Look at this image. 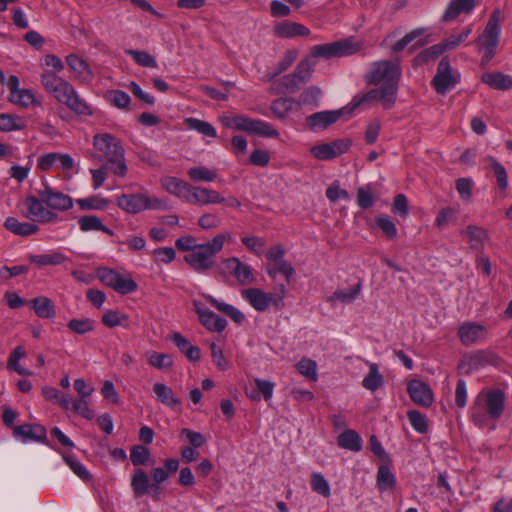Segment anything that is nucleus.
<instances>
[{
  "mask_svg": "<svg viewBox=\"0 0 512 512\" xmlns=\"http://www.w3.org/2000/svg\"><path fill=\"white\" fill-rule=\"evenodd\" d=\"M351 147L349 139H336L329 143L314 145L310 148V154L317 160L329 161L346 153Z\"/></svg>",
  "mask_w": 512,
  "mask_h": 512,
  "instance_id": "obj_12",
  "label": "nucleus"
},
{
  "mask_svg": "<svg viewBox=\"0 0 512 512\" xmlns=\"http://www.w3.org/2000/svg\"><path fill=\"white\" fill-rule=\"evenodd\" d=\"M315 64L316 63L311 56L301 60L293 72L294 76L299 80V82L305 84L309 81Z\"/></svg>",
  "mask_w": 512,
  "mask_h": 512,
  "instance_id": "obj_48",
  "label": "nucleus"
},
{
  "mask_svg": "<svg viewBox=\"0 0 512 512\" xmlns=\"http://www.w3.org/2000/svg\"><path fill=\"white\" fill-rule=\"evenodd\" d=\"M13 436L17 440L48 444L46 428L41 424H23L13 427Z\"/></svg>",
  "mask_w": 512,
  "mask_h": 512,
  "instance_id": "obj_17",
  "label": "nucleus"
},
{
  "mask_svg": "<svg viewBox=\"0 0 512 512\" xmlns=\"http://www.w3.org/2000/svg\"><path fill=\"white\" fill-rule=\"evenodd\" d=\"M93 146L97 153H91V157L96 160L105 161L106 167L120 177L127 174L128 168L125 160V149L121 141L112 134L100 133L93 137Z\"/></svg>",
  "mask_w": 512,
  "mask_h": 512,
  "instance_id": "obj_3",
  "label": "nucleus"
},
{
  "mask_svg": "<svg viewBox=\"0 0 512 512\" xmlns=\"http://www.w3.org/2000/svg\"><path fill=\"white\" fill-rule=\"evenodd\" d=\"M152 389L157 401L160 402L162 405L170 408L175 412L182 411L181 399L173 393L172 389L169 386L157 382L153 385Z\"/></svg>",
  "mask_w": 512,
  "mask_h": 512,
  "instance_id": "obj_25",
  "label": "nucleus"
},
{
  "mask_svg": "<svg viewBox=\"0 0 512 512\" xmlns=\"http://www.w3.org/2000/svg\"><path fill=\"white\" fill-rule=\"evenodd\" d=\"M105 98L119 109L128 108L131 102L130 96L122 90H110L105 94Z\"/></svg>",
  "mask_w": 512,
  "mask_h": 512,
  "instance_id": "obj_58",
  "label": "nucleus"
},
{
  "mask_svg": "<svg viewBox=\"0 0 512 512\" xmlns=\"http://www.w3.org/2000/svg\"><path fill=\"white\" fill-rule=\"evenodd\" d=\"M130 486L135 497L138 498L149 494L155 500L153 483H150L149 475L144 469L136 468L134 470L131 476Z\"/></svg>",
  "mask_w": 512,
  "mask_h": 512,
  "instance_id": "obj_24",
  "label": "nucleus"
},
{
  "mask_svg": "<svg viewBox=\"0 0 512 512\" xmlns=\"http://www.w3.org/2000/svg\"><path fill=\"white\" fill-rule=\"evenodd\" d=\"M497 357L490 351L477 350L466 354L458 364V369L464 373H472L489 364H495Z\"/></svg>",
  "mask_w": 512,
  "mask_h": 512,
  "instance_id": "obj_13",
  "label": "nucleus"
},
{
  "mask_svg": "<svg viewBox=\"0 0 512 512\" xmlns=\"http://www.w3.org/2000/svg\"><path fill=\"white\" fill-rule=\"evenodd\" d=\"M241 296L257 311H265L273 300L271 294L258 288L244 289L241 291Z\"/></svg>",
  "mask_w": 512,
  "mask_h": 512,
  "instance_id": "obj_27",
  "label": "nucleus"
},
{
  "mask_svg": "<svg viewBox=\"0 0 512 512\" xmlns=\"http://www.w3.org/2000/svg\"><path fill=\"white\" fill-rule=\"evenodd\" d=\"M478 0H452L450 2V21L460 14H469L473 11Z\"/></svg>",
  "mask_w": 512,
  "mask_h": 512,
  "instance_id": "obj_54",
  "label": "nucleus"
},
{
  "mask_svg": "<svg viewBox=\"0 0 512 512\" xmlns=\"http://www.w3.org/2000/svg\"><path fill=\"white\" fill-rule=\"evenodd\" d=\"M67 327L73 333L84 335L94 330L95 322L90 318H73L68 321Z\"/></svg>",
  "mask_w": 512,
  "mask_h": 512,
  "instance_id": "obj_52",
  "label": "nucleus"
},
{
  "mask_svg": "<svg viewBox=\"0 0 512 512\" xmlns=\"http://www.w3.org/2000/svg\"><path fill=\"white\" fill-rule=\"evenodd\" d=\"M204 298L209 304L230 317V319H232L235 323L241 324L244 321V314L236 307L225 302H221L211 295H204Z\"/></svg>",
  "mask_w": 512,
  "mask_h": 512,
  "instance_id": "obj_35",
  "label": "nucleus"
},
{
  "mask_svg": "<svg viewBox=\"0 0 512 512\" xmlns=\"http://www.w3.org/2000/svg\"><path fill=\"white\" fill-rule=\"evenodd\" d=\"M172 341L176 347L190 360L198 361L201 357V351L197 346H193L190 342L183 337L181 333H174Z\"/></svg>",
  "mask_w": 512,
  "mask_h": 512,
  "instance_id": "obj_38",
  "label": "nucleus"
},
{
  "mask_svg": "<svg viewBox=\"0 0 512 512\" xmlns=\"http://www.w3.org/2000/svg\"><path fill=\"white\" fill-rule=\"evenodd\" d=\"M4 227L9 232L18 236H30L39 231V227L34 222H20L15 217L6 218Z\"/></svg>",
  "mask_w": 512,
  "mask_h": 512,
  "instance_id": "obj_30",
  "label": "nucleus"
},
{
  "mask_svg": "<svg viewBox=\"0 0 512 512\" xmlns=\"http://www.w3.org/2000/svg\"><path fill=\"white\" fill-rule=\"evenodd\" d=\"M400 77L401 68L399 63L397 61L383 60L372 64L369 73L366 75V81L373 85L391 86L397 93Z\"/></svg>",
  "mask_w": 512,
  "mask_h": 512,
  "instance_id": "obj_6",
  "label": "nucleus"
},
{
  "mask_svg": "<svg viewBox=\"0 0 512 512\" xmlns=\"http://www.w3.org/2000/svg\"><path fill=\"white\" fill-rule=\"evenodd\" d=\"M337 444L340 448L353 452H359L362 449V439L360 435L355 430L351 429L343 431L337 437Z\"/></svg>",
  "mask_w": 512,
  "mask_h": 512,
  "instance_id": "obj_37",
  "label": "nucleus"
},
{
  "mask_svg": "<svg viewBox=\"0 0 512 512\" xmlns=\"http://www.w3.org/2000/svg\"><path fill=\"white\" fill-rule=\"evenodd\" d=\"M30 304L39 318L52 319L56 316V308L51 299L40 296L32 299Z\"/></svg>",
  "mask_w": 512,
  "mask_h": 512,
  "instance_id": "obj_34",
  "label": "nucleus"
},
{
  "mask_svg": "<svg viewBox=\"0 0 512 512\" xmlns=\"http://www.w3.org/2000/svg\"><path fill=\"white\" fill-rule=\"evenodd\" d=\"M376 482L380 491H387L395 486L396 478L387 465H381L377 471Z\"/></svg>",
  "mask_w": 512,
  "mask_h": 512,
  "instance_id": "obj_45",
  "label": "nucleus"
},
{
  "mask_svg": "<svg viewBox=\"0 0 512 512\" xmlns=\"http://www.w3.org/2000/svg\"><path fill=\"white\" fill-rule=\"evenodd\" d=\"M230 237L229 233H221L215 235L208 242L199 243L191 254L184 256L185 263L200 274L213 269L216 265V255L223 250L225 241Z\"/></svg>",
  "mask_w": 512,
  "mask_h": 512,
  "instance_id": "obj_4",
  "label": "nucleus"
},
{
  "mask_svg": "<svg viewBox=\"0 0 512 512\" xmlns=\"http://www.w3.org/2000/svg\"><path fill=\"white\" fill-rule=\"evenodd\" d=\"M224 201L225 198L217 191L200 186H191L189 196L187 197L188 203L200 205L220 204Z\"/></svg>",
  "mask_w": 512,
  "mask_h": 512,
  "instance_id": "obj_23",
  "label": "nucleus"
},
{
  "mask_svg": "<svg viewBox=\"0 0 512 512\" xmlns=\"http://www.w3.org/2000/svg\"><path fill=\"white\" fill-rule=\"evenodd\" d=\"M481 81L496 90H509L512 88V77L502 72H486L482 74Z\"/></svg>",
  "mask_w": 512,
  "mask_h": 512,
  "instance_id": "obj_31",
  "label": "nucleus"
},
{
  "mask_svg": "<svg viewBox=\"0 0 512 512\" xmlns=\"http://www.w3.org/2000/svg\"><path fill=\"white\" fill-rule=\"evenodd\" d=\"M126 54L131 56L132 59L142 67L157 68L155 58L146 51L129 49L126 50Z\"/></svg>",
  "mask_w": 512,
  "mask_h": 512,
  "instance_id": "obj_59",
  "label": "nucleus"
},
{
  "mask_svg": "<svg viewBox=\"0 0 512 512\" xmlns=\"http://www.w3.org/2000/svg\"><path fill=\"white\" fill-rule=\"evenodd\" d=\"M297 51L296 50H287L282 59L277 63L275 67L272 68L271 71L268 72L267 77L269 80L274 79L276 76L280 75L282 72L286 71L296 60Z\"/></svg>",
  "mask_w": 512,
  "mask_h": 512,
  "instance_id": "obj_46",
  "label": "nucleus"
},
{
  "mask_svg": "<svg viewBox=\"0 0 512 512\" xmlns=\"http://www.w3.org/2000/svg\"><path fill=\"white\" fill-rule=\"evenodd\" d=\"M130 460L134 466H147L151 464L150 450L143 445H134L130 449Z\"/></svg>",
  "mask_w": 512,
  "mask_h": 512,
  "instance_id": "obj_47",
  "label": "nucleus"
},
{
  "mask_svg": "<svg viewBox=\"0 0 512 512\" xmlns=\"http://www.w3.org/2000/svg\"><path fill=\"white\" fill-rule=\"evenodd\" d=\"M45 91L59 103L78 115H92L91 107L80 97L73 85L54 72H43L40 77Z\"/></svg>",
  "mask_w": 512,
  "mask_h": 512,
  "instance_id": "obj_2",
  "label": "nucleus"
},
{
  "mask_svg": "<svg viewBox=\"0 0 512 512\" xmlns=\"http://www.w3.org/2000/svg\"><path fill=\"white\" fill-rule=\"evenodd\" d=\"M448 46V41L443 40L441 43L433 45L424 51L420 52L414 59V66H421L424 64H428L430 62L435 61L439 56H441Z\"/></svg>",
  "mask_w": 512,
  "mask_h": 512,
  "instance_id": "obj_32",
  "label": "nucleus"
},
{
  "mask_svg": "<svg viewBox=\"0 0 512 512\" xmlns=\"http://www.w3.org/2000/svg\"><path fill=\"white\" fill-rule=\"evenodd\" d=\"M383 384V376L379 373L375 363L370 364L369 373L363 378L362 385L370 391L377 390Z\"/></svg>",
  "mask_w": 512,
  "mask_h": 512,
  "instance_id": "obj_51",
  "label": "nucleus"
},
{
  "mask_svg": "<svg viewBox=\"0 0 512 512\" xmlns=\"http://www.w3.org/2000/svg\"><path fill=\"white\" fill-rule=\"evenodd\" d=\"M407 393L417 405L428 407L433 403V393L430 387L421 380L413 379L409 381Z\"/></svg>",
  "mask_w": 512,
  "mask_h": 512,
  "instance_id": "obj_22",
  "label": "nucleus"
},
{
  "mask_svg": "<svg viewBox=\"0 0 512 512\" xmlns=\"http://www.w3.org/2000/svg\"><path fill=\"white\" fill-rule=\"evenodd\" d=\"M375 199L373 189L370 184L357 189V205L363 209H369L374 205Z\"/></svg>",
  "mask_w": 512,
  "mask_h": 512,
  "instance_id": "obj_57",
  "label": "nucleus"
},
{
  "mask_svg": "<svg viewBox=\"0 0 512 512\" xmlns=\"http://www.w3.org/2000/svg\"><path fill=\"white\" fill-rule=\"evenodd\" d=\"M505 394L497 388L482 389L470 408L471 419L480 428L495 429V422L503 414Z\"/></svg>",
  "mask_w": 512,
  "mask_h": 512,
  "instance_id": "obj_1",
  "label": "nucleus"
},
{
  "mask_svg": "<svg viewBox=\"0 0 512 512\" xmlns=\"http://www.w3.org/2000/svg\"><path fill=\"white\" fill-rule=\"evenodd\" d=\"M397 93L391 86L371 89L364 94H357L346 105L347 113H352L356 108L365 103L380 101L384 109H391L396 101Z\"/></svg>",
  "mask_w": 512,
  "mask_h": 512,
  "instance_id": "obj_9",
  "label": "nucleus"
},
{
  "mask_svg": "<svg viewBox=\"0 0 512 512\" xmlns=\"http://www.w3.org/2000/svg\"><path fill=\"white\" fill-rule=\"evenodd\" d=\"M9 100L11 103L28 108L32 105H41V101L35 96V93L31 89L17 90L14 93H10Z\"/></svg>",
  "mask_w": 512,
  "mask_h": 512,
  "instance_id": "obj_41",
  "label": "nucleus"
},
{
  "mask_svg": "<svg viewBox=\"0 0 512 512\" xmlns=\"http://www.w3.org/2000/svg\"><path fill=\"white\" fill-rule=\"evenodd\" d=\"M96 274L105 286L112 288L119 294H130L137 290V283L128 272L121 273L111 268L101 267L97 269Z\"/></svg>",
  "mask_w": 512,
  "mask_h": 512,
  "instance_id": "obj_8",
  "label": "nucleus"
},
{
  "mask_svg": "<svg viewBox=\"0 0 512 512\" xmlns=\"http://www.w3.org/2000/svg\"><path fill=\"white\" fill-rule=\"evenodd\" d=\"M184 123L188 129L197 131L204 136L211 138L217 137L216 129L209 122L194 117H188L184 120Z\"/></svg>",
  "mask_w": 512,
  "mask_h": 512,
  "instance_id": "obj_44",
  "label": "nucleus"
},
{
  "mask_svg": "<svg viewBox=\"0 0 512 512\" xmlns=\"http://www.w3.org/2000/svg\"><path fill=\"white\" fill-rule=\"evenodd\" d=\"M376 226L382 231L389 240H395L398 230L395 223L387 215H379L375 218Z\"/></svg>",
  "mask_w": 512,
  "mask_h": 512,
  "instance_id": "obj_53",
  "label": "nucleus"
},
{
  "mask_svg": "<svg viewBox=\"0 0 512 512\" xmlns=\"http://www.w3.org/2000/svg\"><path fill=\"white\" fill-rule=\"evenodd\" d=\"M297 371L305 376L306 378L316 381L317 376V364L315 361L309 359V358H302L297 364H296Z\"/></svg>",
  "mask_w": 512,
  "mask_h": 512,
  "instance_id": "obj_61",
  "label": "nucleus"
},
{
  "mask_svg": "<svg viewBox=\"0 0 512 512\" xmlns=\"http://www.w3.org/2000/svg\"><path fill=\"white\" fill-rule=\"evenodd\" d=\"M458 337L465 346L478 344L486 339L487 328L478 323L465 322L458 328Z\"/></svg>",
  "mask_w": 512,
  "mask_h": 512,
  "instance_id": "obj_18",
  "label": "nucleus"
},
{
  "mask_svg": "<svg viewBox=\"0 0 512 512\" xmlns=\"http://www.w3.org/2000/svg\"><path fill=\"white\" fill-rule=\"evenodd\" d=\"M67 260L66 255L59 251H53L48 254L30 255L29 261L40 267L44 266H58Z\"/></svg>",
  "mask_w": 512,
  "mask_h": 512,
  "instance_id": "obj_39",
  "label": "nucleus"
},
{
  "mask_svg": "<svg viewBox=\"0 0 512 512\" xmlns=\"http://www.w3.org/2000/svg\"><path fill=\"white\" fill-rule=\"evenodd\" d=\"M487 162L494 171L499 188L505 190L508 186L507 172L505 167L492 156L487 157Z\"/></svg>",
  "mask_w": 512,
  "mask_h": 512,
  "instance_id": "obj_60",
  "label": "nucleus"
},
{
  "mask_svg": "<svg viewBox=\"0 0 512 512\" xmlns=\"http://www.w3.org/2000/svg\"><path fill=\"white\" fill-rule=\"evenodd\" d=\"M462 237L470 245V248L476 252L483 251L489 239L488 232L485 229L472 225L462 232Z\"/></svg>",
  "mask_w": 512,
  "mask_h": 512,
  "instance_id": "obj_28",
  "label": "nucleus"
},
{
  "mask_svg": "<svg viewBox=\"0 0 512 512\" xmlns=\"http://www.w3.org/2000/svg\"><path fill=\"white\" fill-rule=\"evenodd\" d=\"M163 465V467L153 468L150 472L153 480L155 500L159 499L161 485L169 478L170 474L175 473L179 469V460L176 458L165 459Z\"/></svg>",
  "mask_w": 512,
  "mask_h": 512,
  "instance_id": "obj_19",
  "label": "nucleus"
},
{
  "mask_svg": "<svg viewBox=\"0 0 512 512\" xmlns=\"http://www.w3.org/2000/svg\"><path fill=\"white\" fill-rule=\"evenodd\" d=\"M500 23L501 11L495 9L491 13L483 32L477 38L479 52L482 54V65L488 64L496 54L501 34Z\"/></svg>",
  "mask_w": 512,
  "mask_h": 512,
  "instance_id": "obj_5",
  "label": "nucleus"
},
{
  "mask_svg": "<svg viewBox=\"0 0 512 512\" xmlns=\"http://www.w3.org/2000/svg\"><path fill=\"white\" fill-rule=\"evenodd\" d=\"M187 173H188V176L190 177V179L193 180L194 182H201V181L212 182L217 177V174L215 171L210 170L209 168L204 167V166L192 167L188 170Z\"/></svg>",
  "mask_w": 512,
  "mask_h": 512,
  "instance_id": "obj_56",
  "label": "nucleus"
},
{
  "mask_svg": "<svg viewBox=\"0 0 512 512\" xmlns=\"http://www.w3.org/2000/svg\"><path fill=\"white\" fill-rule=\"evenodd\" d=\"M234 127L241 131L255 133L265 137L276 138L278 131L268 122L255 120L245 116H237L233 119Z\"/></svg>",
  "mask_w": 512,
  "mask_h": 512,
  "instance_id": "obj_14",
  "label": "nucleus"
},
{
  "mask_svg": "<svg viewBox=\"0 0 512 512\" xmlns=\"http://www.w3.org/2000/svg\"><path fill=\"white\" fill-rule=\"evenodd\" d=\"M224 267L229 271L241 285H247L254 282L253 269L237 257H231L223 261Z\"/></svg>",
  "mask_w": 512,
  "mask_h": 512,
  "instance_id": "obj_21",
  "label": "nucleus"
},
{
  "mask_svg": "<svg viewBox=\"0 0 512 512\" xmlns=\"http://www.w3.org/2000/svg\"><path fill=\"white\" fill-rule=\"evenodd\" d=\"M62 458L68 467L83 481L92 480V476L87 468L75 456L63 454Z\"/></svg>",
  "mask_w": 512,
  "mask_h": 512,
  "instance_id": "obj_49",
  "label": "nucleus"
},
{
  "mask_svg": "<svg viewBox=\"0 0 512 512\" xmlns=\"http://www.w3.org/2000/svg\"><path fill=\"white\" fill-rule=\"evenodd\" d=\"M407 417L416 432L424 434L428 431L427 419L422 413L417 410H410L407 412Z\"/></svg>",
  "mask_w": 512,
  "mask_h": 512,
  "instance_id": "obj_63",
  "label": "nucleus"
},
{
  "mask_svg": "<svg viewBox=\"0 0 512 512\" xmlns=\"http://www.w3.org/2000/svg\"><path fill=\"white\" fill-rule=\"evenodd\" d=\"M193 306L199 317V321L206 329L220 333L226 328L227 321L214 312L204 308L201 302L195 300Z\"/></svg>",
  "mask_w": 512,
  "mask_h": 512,
  "instance_id": "obj_20",
  "label": "nucleus"
},
{
  "mask_svg": "<svg viewBox=\"0 0 512 512\" xmlns=\"http://www.w3.org/2000/svg\"><path fill=\"white\" fill-rule=\"evenodd\" d=\"M119 208L130 214H137L143 210H162L166 208V202L157 197L145 194H123L117 198Z\"/></svg>",
  "mask_w": 512,
  "mask_h": 512,
  "instance_id": "obj_7",
  "label": "nucleus"
},
{
  "mask_svg": "<svg viewBox=\"0 0 512 512\" xmlns=\"http://www.w3.org/2000/svg\"><path fill=\"white\" fill-rule=\"evenodd\" d=\"M24 128L25 124L22 122L21 117L8 113L0 114V131L11 132L19 131Z\"/></svg>",
  "mask_w": 512,
  "mask_h": 512,
  "instance_id": "obj_50",
  "label": "nucleus"
},
{
  "mask_svg": "<svg viewBox=\"0 0 512 512\" xmlns=\"http://www.w3.org/2000/svg\"><path fill=\"white\" fill-rule=\"evenodd\" d=\"M311 488L317 494L328 498L331 495V489L328 481L325 477L319 472H313L311 474Z\"/></svg>",
  "mask_w": 512,
  "mask_h": 512,
  "instance_id": "obj_55",
  "label": "nucleus"
},
{
  "mask_svg": "<svg viewBox=\"0 0 512 512\" xmlns=\"http://www.w3.org/2000/svg\"><path fill=\"white\" fill-rule=\"evenodd\" d=\"M344 113H347L346 106L338 110L316 112L306 118V126L313 132L323 131L337 122Z\"/></svg>",
  "mask_w": 512,
  "mask_h": 512,
  "instance_id": "obj_15",
  "label": "nucleus"
},
{
  "mask_svg": "<svg viewBox=\"0 0 512 512\" xmlns=\"http://www.w3.org/2000/svg\"><path fill=\"white\" fill-rule=\"evenodd\" d=\"M76 203L82 210H103L108 205V201L99 196L78 199Z\"/></svg>",
  "mask_w": 512,
  "mask_h": 512,
  "instance_id": "obj_62",
  "label": "nucleus"
},
{
  "mask_svg": "<svg viewBox=\"0 0 512 512\" xmlns=\"http://www.w3.org/2000/svg\"><path fill=\"white\" fill-rule=\"evenodd\" d=\"M23 206L26 208V211L22 213L23 216L34 223L55 224L62 221L58 213L50 210L40 196H27L23 201Z\"/></svg>",
  "mask_w": 512,
  "mask_h": 512,
  "instance_id": "obj_10",
  "label": "nucleus"
},
{
  "mask_svg": "<svg viewBox=\"0 0 512 512\" xmlns=\"http://www.w3.org/2000/svg\"><path fill=\"white\" fill-rule=\"evenodd\" d=\"M275 33L282 38H292L295 36H308L310 30L300 23L284 21L275 27Z\"/></svg>",
  "mask_w": 512,
  "mask_h": 512,
  "instance_id": "obj_33",
  "label": "nucleus"
},
{
  "mask_svg": "<svg viewBox=\"0 0 512 512\" xmlns=\"http://www.w3.org/2000/svg\"><path fill=\"white\" fill-rule=\"evenodd\" d=\"M432 87L440 95H445L448 90V60L443 57L438 65L437 73L431 81Z\"/></svg>",
  "mask_w": 512,
  "mask_h": 512,
  "instance_id": "obj_36",
  "label": "nucleus"
},
{
  "mask_svg": "<svg viewBox=\"0 0 512 512\" xmlns=\"http://www.w3.org/2000/svg\"><path fill=\"white\" fill-rule=\"evenodd\" d=\"M161 185L168 193L187 201V197L191 190V185L189 183L177 177L165 176L161 178Z\"/></svg>",
  "mask_w": 512,
  "mask_h": 512,
  "instance_id": "obj_29",
  "label": "nucleus"
},
{
  "mask_svg": "<svg viewBox=\"0 0 512 512\" xmlns=\"http://www.w3.org/2000/svg\"><path fill=\"white\" fill-rule=\"evenodd\" d=\"M303 84L294 76L293 73L286 74L273 83V88L277 94L295 93Z\"/></svg>",
  "mask_w": 512,
  "mask_h": 512,
  "instance_id": "obj_40",
  "label": "nucleus"
},
{
  "mask_svg": "<svg viewBox=\"0 0 512 512\" xmlns=\"http://www.w3.org/2000/svg\"><path fill=\"white\" fill-rule=\"evenodd\" d=\"M360 45L353 42L352 39H343L332 43L316 45L311 50L312 58H332L343 57L356 53Z\"/></svg>",
  "mask_w": 512,
  "mask_h": 512,
  "instance_id": "obj_11",
  "label": "nucleus"
},
{
  "mask_svg": "<svg viewBox=\"0 0 512 512\" xmlns=\"http://www.w3.org/2000/svg\"><path fill=\"white\" fill-rule=\"evenodd\" d=\"M300 106V103L293 98H278L271 103V111L279 120H285L294 106Z\"/></svg>",
  "mask_w": 512,
  "mask_h": 512,
  "instance_id": "obj_42",
  "label": "nucleus"
},
{
  "mask_svg": "<svg viewBox=\"0 0 512 512\" xmlns=\"http://www.w3.org/2000/svg\"><path fill=\"white\" fill-rule=\"evenodd\" d=\"M79 229L82 232L99 231L103 229V223L96 215H85L78 219Z\"/></svg>",
  "mask_w": 512,
  "mask_h": 512,
  "instance_id": "obj_64",
  "label": "nucleus"
},
{
  "mask_svg": "<svg viewBox=\"0 0 512 512\" xmlns=\"http://www.w3.org/2000/svg\"><path fill=\"white\" fill-rule=\"evenodd\" d=\"M38 195L46 202L50 210L64 212L73 207V199L60 191L54 190L49 185H45Z\"/></svg>",
  "mask_w": 512,
  "mask_h": 512,
  "instance_id": "obj_16",
  "label": "nucleus"
},
{
  "mask_svg": "<svg viewBox=\"0 0 512 512\" xmlns=\"http://www.w3.org/2000/svg\"><path fill=\"white\" fill-rule=\"evenodd\" d=\"M361 288V283H357L352 289H337L326 298V301L331 304H335L336 302L351 303L358 297Z\"/></svg>",
  "mask_w": 512,
  "mask_h": 512,
  "instance_id": "obj_43",
  "label": "nucleus"
},
{
  "mask_svg": "<svg viewBox=\"0 0 512 512\" xmlns=\"http://www.w3.org/2000/svg\"><path fill=\"white\" fill-rule=\"evenodd\" d=\"M66 63L74 73V78L82 83H89L93 79V73L87 62L76 54L66 57Z\"/></svg>",
  "mask_w": 512,
  "mask_h": 512,
  "instance_id": "obj_26",
  "label": "nucleus"
}]
</instances>
